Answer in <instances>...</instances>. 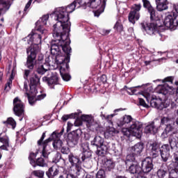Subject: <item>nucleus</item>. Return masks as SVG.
<instances>
[{
    "label": "nucleus",
    "instance_id": "1",
    "mask_svg": "<svg viewBox=\"0 0 178 178\" xmlns=\"http://www.w3.org/2000/svg\"><path fill=\"white\" fill-rule=\"evenodd\" d=\"M79 6L77 3L74 1L67 7H60L56 8L55 11L51 14V17L57 22L54 26L53 37L54 40L51 46V54L56 55V60L59 65L65 63L67 69L69 67L67 62L70 60V17L69 13H73L76 8Z\"/></svg>",
    "mask_w": 178,
    "mask_h": 178
},
{
    "label": "nucleus",
    "instance_id": "2",
    "mask_svg": "<svg viewBox=\"0 0 178 178\" xmlns=\"http://www.w3.org/2000/svg\"><path fill=\"white\" fill-rule=\"evenodd\" d=\"M35 31L37 32L32 31L27 37L22 39L23 41H27L28 44H31V47L26 49L27 54L31 49H33L34 52H39L40 47L38 45L41 44L42 37H45L48 33V31L42 26L35 27Z\"/></svg>",
    "mask_w": 178,
    "mask_h": 178
},
{
    "label": "nucleus",
    "instance_id": "3",
    "mask_svg": "<svg viewBox=\"0 0 178 178\" xmlns=\"http://www.w3.org/2000/svg\"><path fill=\"white\" fill-rule=\"evenodd\" d=\"M121 133L123 136H125V137L133 136L134 137H136V138H140L143 135V124L138 121L133 122L129 129L122 128Z\"/></svg>",
    "mask_w": 178,
    "mask_h": 178
},
{
    "label": "nucleus",
    "instance_id": "4",
    "mask_svg": "<svg viewBox=\"0 0 178 178\" xmlns=\"http://www.w3.org/2000/svg\"><path fill=\"white\" fill-rule=\"evenodd\" d=\"M91 145L97 147V150L96 151V154L98 156H105L106 152H108V149H109V143L105 142L104 138L99 136H96L94 138L92 141H91Z\"/></svg>",
    "mask_w": 178,
    "mask_h": 178
},
{
    "label": "nucleus",
    "instance_id": "5",
    "mask_svg": "<svg viewBox=\"0 0 178 178\" xmlns=\"http://www.w3.org/2000/svg\"><path fill=\"white\" fill-rule=\"evenodd\" d=\"M58 136V134L54 131L51 134V138H49L44 141V138H45V132H44L40 139L38 140V147H42V156H43V158H44L45 159H47L48 156L49 155V154H51L49 149H48V143H51V141H52L54 138H56Z\"/></svg>",
    "mask_w": 178,
    "mask_h": 178
},
{
    "label": "nucleus",
    "instance_id": "6",
    "mask_svg": "<svg viewBox=\"0 0 178 178\" xmlns=\"http://www.w3.org/2000/svg\"><path fill=\"white\" fill-rule=\"evenodd\" d=\"M173 8L176 13L167 15L164 19V25L170 30H176L178 26V4H174Z\"/></svg>",
    "mask_w": 178,
    "mask_h": 178
},
{
    "label": "nucleus",
    "instance_id": "7",
    "mask_svg": "<svg viewBox=\"0 0 178 178\" xmlns=\"http://www.w3.org/2000/svg\"><path fill=\"white\" fill-rule=\"evenodd\" d=\"M142 30L146 31L147 34L149 35H156L159 40H162V35L159 33V27L156 22H154L152 23H142L141 24Z\"/></svg>",
    "mask_w": 178,
    "mask_h": 178
},
{
    "label": "nucleus",
    "instance_id": "8",
    "mask_svg": "<svg viewBox=\"0 0 178 178\" xmlns=\"http://www.w3.org/2000/svg\"><path fill=\"white\" fill-rule=\"evenodd\" d=\"M68 161L70 163H71L72 166H74L73 169L74 175H75V176H80V175L83 173V170L80 166L81 161L79 156L70 153L68 155Z\"/></svg>",
    "mask_w": 178,
    "mask_h": 178
},
{
    "label": "nucleus",
    "instance_id": "9",
    "mask_svg": "<svg viewBox=\"0 0 178 178\" xmlns=\"http://www.w3.org/2000/svg\"><path fill=\"white\" fill-rule=\"evenodd\" d=\"M143 97L145 98L146 101L149 103L152 108H156L157 109H163V108H168V104L162 102L161 99H151V95L148 92H144L143 93Z\"/></svg>",
    "mask_w": 178,
    "mask_h": 178
},
{
    "label": "nucleus",
    "instance_id": "10",
    "mask_svg": "<svg viewBox=\"0 0 178 178\" xmlns=\"http://www.w3.org/2000/svg\"><path fill=\"white\" fill-rule=\"evenodd\" d=\"M13 112L16 116L22 118L19 120H23L24 116V104L19 97H15L13 100Z\"/></svg>",
    "mask_w": 178,
    "mask_h": 178
},
{
    "label": "nucleus",
    "instance_id": "11",
    "mask_svg": "<svg viewBox=\"0 0 178 178\" xmlns=\"http://www.w3.org/2000/svg\"><path fill=\"white\" fill-rule=\"evenodd\" d=\"M128 171L131 175H135L137 178H147L145 173L141 170V167L138 165V162H134L128 168Z\"/></svg>",
    "mask_w": 178,
    "mask_h": 178
},
{
    "label": "nucleus",
    "instance_id": "12",
    "mask_svg": "<svg viewBox=\"0 0 178 178\" xmlns=\"http://www.w3.org/2000/svg\"><path fill=\"white\" fill-rule=\"evenodd\" d=\"M140 10H141V4H134L129 14V21L134 24L136 20L140 19Z\"/></svg>",
    "mask_w": 178,
    "mask_h": 178
},
{
    "label": "nucleus",
    "instance_id": "13",
    "mask_svg": "<svg viewBox=\"0 0 178 178\" xmlns=\"http://www.w3.org/2000/svg\"><path fill=\"white\" fill-rule=\"evenodd\" d=\"M42 81H44V83H47V86H49L50 88H55V86L59 84V77L58 76V73L51 72L49 77L44 76L42 78Z\"/></svg>",
    "mask_w": 178,
    "mask_h": 178
},
{
    "label": "nucleus",
    "instance_id": "14",
    "mask_svg": "<svg viewBox=\"0 0 178 178\" xmlns=\"http://www.w3.org/2000/svg\"><path fill=\"white\" fill-rule=\"evenodd\" d=\"M81 129H78L68 134V140L70 144L72 145H77L79 144V140H80V137H81L82 134Z\"/></svg>",
    "mask_w": 178,
    "mask_h": 178
},
{
    "label": "nucleus",
    "instance_id": "15",
    "mask_svg": "<svg viewBox=\"0 0 178 178\" xmlns=\"http://www.w3.org/2000/svg\"><path fill=\"white\" fill-rule=\"evenodd\" d=\"M141 171L147 176V173H149L154 169V164L152 163V159L147 157L142 161Z\"/></svg>",
    "mask_w": 178,
    "mask_h": 178
},
{
    "label": "nucleus",
    "instance_id": "16",
    "mask_svg": "<svg viewBox=\"0 0 178 178\" xmlns=\"http://www.w3.org/2000/svg\"><path fill=\"white\" fill-rule=\"evenodd\" d=\"M38 52L34 51V49L29 50L26 66L28 69L33 70L34 69V65H35V58H37V54Z\"/></svg>",
    "mask_w": 178,
    "mask_h": 178
},
{
    "label": "nucleus",
    "instance_id": "17",
    "mask_svg": "<svg viewBox=\"0 0 178 178\" xmlns=\"http://www.w3.org/2000/svg\"><path fill=\"white\" fill-rule=\"evenodd\" d=\"M159 152L163 162L169 161L170 158V147L168 144L163 145L160 147Z\"/></svg>",
    "mask_w": 178,
    "mask_h": 178
},
{
    "label": "nucleus",
    "instance_id": "18",
    "mask_svg": "<svg viewBox=\"0 0 178 178\" xmlns=\"http://www.w3.org/2000/svg\"><path fill=\"white\" fill-rule=\"evenodd\" d=\"M81 151H82V162H84V161H86V159H88V158H91L92 154L88 147V143L86 142L81 145Z\"/></svg>",
    "mask_w": 178,
    "mask_h": 178
},
{
    "label": "nucleus",
    "instance_id": "19",
    "mask_svg": "<svg viewBox=\"0 0 178 178\" xmlns=\"http://www.w3.org/2000/svg\"><path fill=\"white\" fill-rule=\"evenodd\" d=\"M168 143L170 145V148L173 149L174 148H177L178 147V131L172 132L169 138H168Z\"/></svg>",
    "mask_w": 178,
    "mask_h": 178
},
{
    "label": "nucleus",
    "instance_id": "20",
    "mask_svg": "<svg viewBox=\"0 0 178 178\" xmlns=\"http://www.w3.org/2000/svg\"><path fill=\"white\" fill-rule=\"evenodd\" d=\"M115 161L112 159H104L103 160V168L106 172H112L115 169Z\"/></svg>",
    "mask_w": 178,
    "mask_h": 178
},
{
    "label": "nucleus",
    "instance_id": "21",
    "mask_svg": "<svg viewBox=\"0 0 178 178\" xmlns=\"http://www.w3.org/2000/svg\"><path fill=\"white\" fill-rule=\"evenodd\" d=\"M143 6L147 9L149 15L151 20H154L156 16V11L155 8L151 6V3H149L147 0H143Z\"/></svg>",
    "mask_w": 178,
    "mask_h": 178
},
{
    "label": "nucleus",
    "instance_id": "22",
    "mask_svg": "<svg viewBox=\"0 0 178 178\" xmlns=\"http://www.w3.org/2000/svg\"><path fill=\"white\" fill-rule=\"evenodd\" d=\"M159 127L155 124V122H151L145 127V133L146 134H156Z\"/></svg>",
    "mask_w": 178,
    "mask_h": 178
},
{
    "label": "nucleus",
    "instance_id": "23",
    "mask_svg": "<svg viewBox=\"0 0 178 178\" xmlns=\"http://www.w3.org/2000/svg\"><path fill=\"white\" fill-rule=\"evenodd\" d=\"M143 149L144 143H138L131 147V152L134 154V155H136L138 156H141V152H143Z\"/></svg>",
    "mask_w": 178,
    "mask_h": 178
},
{
    "label": "nucleus",
    "instance_id": "24",
    "mask_svg": "<svg viewBox=\"0 0 178 178\" xmlns=\"http://www.w3.org/2000/svg\"><path fill=\"white\" fill-rule=\"evenodd\" d=\"M156 9L159 12H163V10H168L169 3L168 0H155Z\"/></svg>",
    "mask_w": 178,
    "mask_h": 178
},
{
    "label": "nucleus",
    "instance_id": "25",
    "mask_svg": "<svg viewBox=\"0 0 178 178\" xmlns=\"http://www.w3.org/2000/svg\"><path fill=\"white\" fill-rule=\"evenodd\" d=\"M46 175L49 178H56L57 175H59V167L56 165H53L46 172Z\"/></svg>",
    "mask_w": 178,
    "mask_h": 178
},
{
    "label": "nucleus",
    "instance_id": "26",
    "mask_svg": "<svg viewBox=\"0 0 178 178\" xmlns=\"http://www.w3.org/2000/svg\"><path fill=\"white\" fill-rule=\"evenodd\" d=\"M131 120H133L131 115H125L122 118H120L117 121V126L118 127H122V126H124V124H129V123L131 122Z\"/></svg>",
    "mask_w": 178,
    "mask_h": 178
},
{
    "label": "nucleus",
    "instance_id": "27",
    "mask_svg": "<svg viewBox=\"0 0 178 178\" xmlns=\"http://www.w3.org/2000/svg\"><path fill=\"white\" fill-rule=\"evenodd\" d=\"M36 66V72L38 74H45L48 70H49V65L47 63L38 64Z\"/></svg>",
    "mask_w": 178,
    "mask_h": 178
},
{
    "label": "nucleus",
    "instance_id": "28",
    "mask_svg": "<svg viewBox=\"0 0 178 178\" xmlns=\"http://www.w3.org/2000/svg\"><path fill=\"white\" fill-rule=\"evenodd\" d=\"M165 167H166V163H163L160 169L157 170L156 176L158 178L166 177L168 175V168H166Z\"/></svg>",
    "mask_w": 178,
    "mask_h": 178
},
{
    "label": "nucleus",
    "instance_id": "29",
    "mask_svg": "<svg viewBox=\"0 0 178 178\" xmlns=\"http://www.w3.org/2000/svg\"><path fill=\"white\" fill-rule=\"evenodd\" d=\"M0 143H3V145L0 147L1 149L10 151V146H9V138L8 136L0 137Z\"/></svg>",
    "mask_w": 178,
    "mask_h": 178
},
{
    "label": "nucleus",
    "instance_id": "30",
    "mask_svg": "<svg viewBox=\"0 0 178 178\" xmlns=\"http://www.w3.org/2000/svg\"><path fill=\"white\" fill-rule=\"evenodd\" d=\"M49 19V15H43L35 24L36 27L40 26L44 27L42 26L47 25V22H48V19Z\"/></svg>",
    "mask_w": 178,
    "mask_h": 178
},
{
    "label": "nucleus",
    "instance_id": "31",
    "mask_svg": "<svg viewBox=\"0 0 178 178\" xmlns=\"http://www.w3.org/2000/svg\"><path fill=\"white\" fill-rule=\"evenodd\" d=\"M9 8H10V1L0 0V16H1V10H8Z\"/></svg>",
    "mask_w": 178,
    "mask_h": 178
},
{
    "label": "nucleus",
    "instance_id": "32",
    "mask_svg": "<svg viewBox=\"0 0 178 178\" xmlns=\"http://www.w3.org/2000/svg\"><path fill=\"white\" fill-rule=\"evenodd\" d=\"M75 1L78 5L77 8H83V9H86L90 5L91 0H75Z\"/></svg>",
    "mask_w": 178,
    "mask_h": 178
},
{
    "label": "nucleus",
    "instance_id": "33",
    "mask_svg": "<svg viewBox=\"0 0 178 178\" xmlns=\"http://www.w3.org/2000/svg\"><path fill=\"white\" fill-rule=\"evenodd\" d=\"M81 120H83V122H86V126L88 129H91L92 127V124H91V122L92 120V118L90 115H83L81 117Z\"/></svg>",
    "mask_w": 178,
    "mask_h": 178
},
{
    "label": "nucleus",
    "instance_id": "34",
    "mask_svg": "<svg viewBox=\"0 0 178 178\" xmlns=\"http://www.w3.org/2000/svg\"><path fill=\"white\" fill-rule=\"evenodd\" d=\"M31 86H38L40 84V77L37 74H33L30 79Z\"/></svg>",
    "mask_w": 178,
    "mask_h": 178
},
{
    "label": "nucleus",
    "instance_id": "35",
    "mask_svg": "<svg viewBox=\"0 0 178 178\" xmlns=\"http://www.w3.org/2000/svg\"><path fill=\"white\" fill-rule=\"evenodd\" d=\"M159 87L161 94H163L164 95H166V94L169 92V90H171L168 83H164L163 85L159 86Z\"/></svg>",
    "mask_w": 178,
    "mask_h": 178
},
{
    "label": "nucleus",
    "instance_id": "36",
    "mask_svg": "<svg viewBox=\"0 0 178 178\" xmlns=\"http://www.w3.org/2000/svg\"><path fill=\"white\" fill-rule=\"evenodd\" d=\"M99 5H101V0H90L88 7L92 8V9H97Z\"/></svg>",
    "mask_w": 178,
    "mask_h": 178
},
{
    "label": "nucleus",
    "instance_id": "37",
    "mask_svg": "<svg viewBox=\"0 0 178 178\" xmlns=\"http://www.w3.org/2000/svg\"><path fill=\"white\" fill-rule=\"evenodd\" d=\"M3 124H6V126H12L13 129L16 127V121L13 118H8L7 120L3 122Z\"/></svg>",
    "mask_w": 178,
    "mask_h": 178
},
{
    "label": "nucleus",
    "instance_id": "38",
    "mask_svg": "<svg viewBox=\"0 0 178 178\" xmlns=\"http://www.w3.org/2000/svg\"><path fill=\"white\" fill-rule=\"evenodd\" d=\"M149 149L151 152H158L161 147H159V144L158 143L154 142L153 143H150L148 145Z\"/></svg>",
    "mask_w": 178,
    "mask_h": 178
},
{
    "label": "nucleus",
    "instance_id": "39",
    "mask_svg": "<svg viewBox=\"0 0 178 178\" xmlns=\"http://www.w3.org/2000/svg\"><path fill=\"white\" fill-rule=\"evenodd\" d=\"M32 176H35V177L42 178L44 177V175H45V172L41 170H34L31 172Z\"/></svg>",
    "mask_w": 178,
    "mask_h": 178
},
{
    "label": "nucleus",
    "instance_id": "40",
    "mask_svg": "<svg viewBox=\"0 0 178 178\" xmlns=\"http://www.w3.org/2000/svg\"><path fill=\"white\" fill-rule=\"evenodd\" d=\"M138 157V156L135 155L131 152V150H130V154H129L126 157L127 162H136V158Z\"/></svg>",
    "mask_w": 178,
    "mask_h": 178
},
{
    "label": "nucleus",
    "instance_id": "41",
    "mask_svg": "<svg viewBox=\"0 0 178 178\" xmlns=\"http://www.w3.org/2000/svg\"><path fill=\"white\" fill-rule=\"evenodd\" d=\"M77 116H79V114L76 113H72L70 115H64L62 117V120H63V122H66V120H67L68 119H76V118H77Z\"/></svg>",
    "mask_w": 178,
    "mask_h": 178
},
{
    "label": "nucleus",
    "instance_id": "42",
    "mask_svg": "<svg viewBox=\"0 0 178 178\" xmlns=\"http://www.w3.org/2000/svg\"><path fill=\"white\" fill-rule=\"evenodd\" d=\"M113 116H115V114H111L108 115H105L104 114H101V117L102 118V119H105L106 120H107V122H108V123L110 124H113V122H112V119H113Z\"/></svg>",
    "mask_w": 178,
    "mask_h": 178
},
{
    "label": "nucleus",
    "instance_id": "43",
    "mask_svg": "<svg viewBox=\"0 0 178 178\" xmlns=\"http://www.w3.org/2000/svg\"><path fill=\"white\" fill-rule=\"evenodd\" d=\"M63 143L61 140H56L53 142V147L55 149H60V148H62V145Z\"/></svg>",
    "mask_w": 178,
    "mask_h": 178
},
{
    "label": "nucleus",
    "instance_id": "44",
    "mask_svg": "<svg viewBox=\"0 0 178 178\" xmlns=\"http://www.w3.org/2000/svg\"><path fill=\"white\" fill-rule=\"evenodd\" d=\"M169 178H178V170L170 169Z\"/></svg>",
    "mask_w": 178,
    "mask_h": 178
},
{
    "label": "nucleus",
    "instance_id": "45",
    "mask_svg": "<svg viewBox=\"0 0 178 178\" xmlns=\"http://www.w3.org/2000/svg\"><path fill=\"white\" fill-rule=\"evenodd\" d=\"M114 29H115V30L119 33H122V31H123V25H122L120 22H117L114 26Z\"/></svg>",
    "mask_w": 178,
    "mask_h": 178
},
{
    "label": "nucleus",
    "instance_id": "46",
    "mask_svg": "<svg viewBox=\"0 0 178 178\" xmlns=\"http://www.w3.org/2000/svg\"><path fill=\"white\" fill-rule=\"evenodd\" d=\"M36 164L38 165V166H42V167L47 165V163H45V160H44L42 157H40L37 159Z\"/></svg>",
    "mask_w": 178,
    "mask_h": 178
},
{
    "label": "nucleus",
    "instance_id": "47",
    "mask_svg": "<svg viewBox=\"0 0 178 178\" xmlns=\"http://www.w3.org/2000/svg\"><path fill=\"white\" fill-rule=\"evenodd\" d=\"M44 64V55L39 54L38 60L35 61V65H43Z\"/></svg>",
    "mask_w": 178,
    "mask_h": 178
},
{
    "label": "nucleus",
    "instance_id": "48",
    "mask_svg": "<svg viewBox=\"0 0 178 178\" xmlns=\"http://www.w3.org/2000/svg\"><path fill=\"white\" fill-rule=\"evenodd\" d=\"M13 79V76H12V74H11L10 78L8 79L7 83L6 84V87H5L6 91H9V90H10V86H12Z\"/></svg>",
    "mask_w": 178,
    "mask_h": 178
},
{
    "label": "nucleus",
    "instance_id": "49",
    "mask_svg": "<svg viewBox=\"0 0 178 178\" xmlns=\"http://www.w3.org/2000/svg\"><path fill=\"white\" fill-rule=\"evenodd\" d=\"M60 73L61 74V77L64 81H69L70 80V75L69 74H63L62 70H60Z\"/></svg>",
    "mask_w": 178,
    "mask_h": 178
},
{
    "label": "nucleus",
    "instance_id": "50",
    "mask_svg": "<svg viewBox=\"0 0 178 178\" xmlns=\"http://www.w3.org/2000/svg\"><path fill=\"white\" fill-rule=\"evenodd\" d=\"M96 178H105V171L104 170H99L96 174Z\"/></svg>",
    "mask_w": 178,
    "mask_h": 178
},
{
    "label": "nucleus",
    "instance_id": "51",
    "mask_svg": "<svg viewBox=\"0 0 178 178\" xmlns=\"http://www.w3.org/2000/svg\"><path fill=\"white\" fill-rule=\"evenodd\" d=\"M60 151L62 154H64L65 155L70 154V149H69V147H62Z\"/></svg>",
    "mask_w": 178,
    "mask_h": 178
},
{
    "label": "nucleus",
    "instance_id": "52",
    "mask_svg": "<svg viewBox=\"0 0 178 178\" xmlns=\"http://www.w3.org/2000/svg\"><path fill=\"white\" fill-rule=\"evenodd\" d=\"M137 88H141L140 86L129 88L128 90L131 91V94H137Z\"/></svg>",
    "mask_w": 178,
    "mask_h": 178
},
{
    "label": "nucleus",
    "instance_id": "53",
    "mask_svg": "<svg viewBox=\"0 0 178 178\" xmlns=\"http://www.w3.org/2000/svg\"><path fill=\"white\" fill-rule=\"evenodd\" d=\"M170 169H174L178 170V162L172 161V163L170 165Z\"/></svg>",
    "mask_w": 178,
    "mask_h": 178
},
{
    "label": "nucleus",
    "instance_id": "54",
    "mask_svg": "<svg viewBox=\"0 0 178 178\" xmlns=\"http://www.w3.org/2000/svg\"><path fill=\"white\" fill-rule=\"evenodd\" d=\"M75 127H79V126H81L83 124V120L81 118H77L74 123Z\"/></svg>",
    "mask_w": 178,
    "mask_h": 178
},
{
    "label": "nucleus",
    "instance_id": "55",
    "mask_svg": "<svg viewBox=\"0 0 178 178\" xmlns=\"http://www.w3.org/2000/svg\"><path fill=\"white\" fill-rule=\"evenodd\" d=\"M24 89L25 90V95H26V97H28V98L30 97V95L27 92L29 91V86L27 85V82L25 81L24 83Z\"/></svg>",
    "mask_w": 178,
    "mask_h": 178
},
{
    "label": "nucleus",
    "instance_id": "56",
    "mask_svg": "<svg viewBox=\"0 0 178 178\" xmlns=\"http://www.w3.org/2000/svg\"><path fill=\"white\" fill-rule=\"evenodd\" d=\"M139 103L141 106H144V108H148L147 103H145V100H144L143 98H139Z\"/></svg>",
    "mask_w": 178,
    "mask_h": 178
},
{
    "label": "nucleus",
    "instance_id": "57",
    "mask_svg": "<svg viewBox=\"0 0 178 178\" xmlns=\"http://www.w3.org/2000/svg\"><path fill=\"white\" fill-rule=\"evenodd\" d=\"M29 74H30V70H25L24 79H25V80H27V79H29Z\"/></svg>",
    "mask_w": 178,
    "mask_h": 178
},
{
    "label": "nucleus",
    "instance_id": "58",
    "mask_svg": "<svg viewBox=\"0 0 178 178\" xmlns=\"http://www.w3.org/2000/svg\"><path fill=\"white\" fill-rule=\"evenodd\" d=\"M45 97H47V95H45V94H41L40 95H38V97L36 98V101H41L42 99H44V98H45Z\"/></svg>",
    "mask_w": 178,
    "mask_h": 178
},
{
    "label": "nucleus",
    "instance_id": "59",
    "mask_svg": "<svg viewBox=\"0 0 178 178\" xmlns=\"http://www.w3.org/2000/svg\"><path fill=\"white\" fill-rule=\"evenodd\" d=\"M150 156H152V158H157V156H159V152H151Z\"/></svg>",
    "mask_w": 178,
    "mask_h": 178
},
{
    "label": "nucleus",
    "instance_id": "60",
    "mask_svg": "<svg viewBox=\"0 0 178 178\" xmlns=\"http://www.w3.org/2000/svg\"><path fill=\"white\" fill-rule=\"evenodd\" d=\"M33 2V0H29V2L26 3L24 10L26 12L29 8L31 6V3Z\"/></svg>",
    "mask_w": 178,
    "mask_h": 178
},
{
    "label": "nucleus",
    "instance_id": "61",
    "mask_svg": "<svg viewBox=\"0 0 178 178\" xmlns=\"http://www.w3.org/2000/svg\"><path fill=\"white\" fill-rule=\"evenodd\" d=\"M176 86H177L176 95H175V102L178 104V81H175Z\"/></svg>",
    "mask_w": 178,
    "mask_h": 178
},
{
    "label": "nucleus",
    "instance_id": "62",
    "mask_svg": "<svg viewBox=\"0 0 178 178\" xmlns=\"http://www.w3.org/2000/svg\"><path fill=\"white\" fill-rule=\"evenodd\" d=\"M72 127H73V124H72V122H68L67 127V131H70V130H72Z\"/></svg>",
    "mask_w": 178,
    "mask_h": 178
},
{
    "label": "nucleus",
    "instance_id": "63",
    "mask_svg": "<svg viewBox=\"0 0 178 178\" xmlns=\"http://www.w3.org/2000/svg\"><path fill=\"white\" fill-rule=\"evenodd\" d=\"M164 81H168L169 83H173V77L168 76L164 79Z\"/></svg>",
    "mask_w": 178,
    "mask_h": 178
},
{
    "label": "nucleus",
    "instance_id": "64",
    "mask_svg": "<svg viewBox=\"0 0 178 178\" xmlns=\"http://www.w3.org/2000/svg\"><path fill=\"white\" fill-rule=\"evenodd\" d=\"M101 81H102V83H106V75H102L100 78Z\"/></svg>",
    "mask_w": 178,
    "mask_h": 178
}]
</instances>
